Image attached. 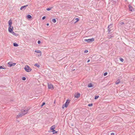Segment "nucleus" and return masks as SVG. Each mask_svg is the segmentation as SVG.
I'll list each match as a JSON object with an SVG mask.
<instances>
[{
	"instance_id": "f257e3e1",
	"label": "nucleus",
	"mask_w": 135,
	"mask_h": 135,
	"mask_svg": "<svg viewBox=\"0 0 135 135\" xmlns=\"http://www.w3.org/2000/svg\"><path fill=\"white\" fill-rule=\"evenodd\" d=\"M70 102V100L69 99H68L66 100L65 103L63 104L62 106V108L64 109V107L67 108Z\"/></svg>"
},
{
	"instance_id": "f03ea898",
	"label": "nucleus",
	"mask_w": 135,
	"mask_h": 135,
	"mask_svg": "<svg viewBox=\"0 0 135 135\" xmlns=\"http://www.w3.org/2000/svg\"><path fill=\"white\" fill-rule=\"evenodd\" d=\"M24 69L26 71L28 72H30L32 70V69L30 68V66L28 65H26L24 68Z\"/></svg>"
},
{
	"instance_id": "7ed1b4c3",
	"label": "nucleus",
	"mask_w": 135,
	"mask_h": 135,
	"mask_svg": "<svg viewBox=\"0 0 135 135\" xmlns=\"http://www.w3.org/2000/svg\"><path fill=\"white\" fill-rule=\"evenodd\" d=\"M84 40L85 42H86L88 43H90L94 41V38H92L88 39H85Z\"/></svg>"
},
{
	"instance_id": "20e7f679",
	"label": "nucleus",
	"mask_w": 135,
	"mask_h": 135,
	"mask_svg": "<svg viewBox=\"0 0 135 135\" xmlns=\"http://www.w3.org/2000/svg\"><path fill=\"white\" fill-rule=\"evenodd\" d=\"M9 65V66L10 67L12 66H14L16 65V63H13L12 62H9L8 63Z\"/></svg>"
},
{
	"instance_id": "39448f33",
	"label": "nucleus",
	"mask_w": 135,
	"mask_h": 135,
	"mask_svg": "<svg viewBox=\"0 0 135 135\" xmlns=\"http://www.w3.org/2000/svg\"><path fill=\"white\" fill-rule=\"evenodd\" d=\"M13 27L12 26L9 27L8 28V30L10 33H12L13 32Z\"/></svg>"
},
{
	"instance_id": "423d86ee",
	"label": "nucleus",
	"mask_w": 135,
	"mask_h": 135,
	"mask_svg": "<svg viewBox=\"0 0 135 135\" xmlns=\"http://www.w3.org/2000/svg\"><path fill=\"white\" fill-rule=\"evenodd\" d=\"M29 110V109H22L21 110V112L25 115L28 112Z\"/></svg>"
},
{
	"instance_id": "0eeeda50",
	"label": "nucleus",
	"mask_w": 135,
	"mask_h": 135,
	"mask_svg": "<svg viewBox=\"0 0 135 135\" xmlns=\"http://www.w3.org/2000/svg\"><path fill=\"white\" fill-rule=\"evenodd\" d=\"M80 93H76L74 95V97L75 98H78L80 97Z\"/></svg>"
},
{
	"instance_id": "6e6552de",
	"label": "nucleus",
	"mask_w": 135,
	"mask_h": 135,
	"mask_svg": "<svg viewBox=\"0 0 135 135\" xmlns=\"http://www.w3.org/2000/svg\"><path fill=\"white\" fill-rule=\"evenodd\" d=\"M24 115H25L22 112V113H19L17 115L16 117V118H18L19 117H22Z\"/></svg>"
},
{
	"instance_id": "1a4fd4ad",
	"label": "nucleus",
	"mask_w": 135,
	"mask_h": 135,
	"mask_svg": "<svg viewBox=\"0 0 135 135\" xmlns=\"http://www.w3.org/2000/svg\"><path fill=\"white\" fill-rule=\"evenodd\" d=\"M128 8L129 10L130 11L132 12L134 11V9L133 8L132 6H131L130 5H128Z\"/></svg>"
},
{
	"instance_id": "9d476101",
	"label": "nucleus",
	"mask_w": 135,
	"mask_h": 135,
	"mask_svg": "<svg viewBox=\"0 0 135 135\" xmlns=\"http://www.w3.org/2000/svg\"><path fill=\"white\" fill-rule=\"evenodd\" d=\"M48 87L49 89H53L54 87L53 86V85L51 84H48Z\"/></svg>"
},
{
	"instance_id": "9b49d317",
	"label": "nucleus",
	"mask_w": 135,
	"mask_h": 135,
	"mask_svg": "<svg viewBox=\"0 0 135 135\" xmlns=\"http://www.w3.org/2000/svg\"><path fill=\"white\" fill-rule=\"evenodd\" d=\"M28 6V5L22 6L20 8L21 10H23L25 9Z\"/></svg>"
},
{
	"instance_id": "f8f14e48",
	"label": "nucleus",
	"mask_w": 135,
	"mask_h": 135,
	"mask_svg": "<svg viewBox=\"0 0 135 135\" xmlns=\"http://www.w3.org/2000/svg\"><path fill=\"white\" fill-rule=\"evenodd\" d=\"M8 24L9 26H12V22L11 19L8 22Z\"/></svg>"
},
{
	"instance_id": "ddd939ff",
	"label": "nucleus",
	"mask_w": 135,
	"mask_h": 135,
	"mask_svg": "<svg viewBox=\"0 0 135 135\" xmlns=\"http://www.w3.org/2000/svg\"><path fill=\"white\" fill-rule=\"evenodd\" d=\"M94 85L91 83H90L88 84V88H91L93 87Z\"/></svg>"
},
{
	"instance_id": "4468645a",
	"label": "nucleus",
	"mask_w": 135,
	"mask_h": 135,
	"mask_svg": "<svg viewBox=\"0 0 135 135\" xmlns=\"http://www.w3.org/2000/svg\"><path fill=\"white\" fill-rule=\"evenodd\" d=\"M35 52L37 53H40V56H41V51L39 50H36L35 51Z\"/></svg>"
},
{
	"instance_id": "2eb2a0df",
	"label": "nucleus",
	"mask_w": 135,
	"mask_h": 135,
	"mask_svg": "<svg viewBox=\"0 0 135 135\" xmlns=\"http://www.w3.org/2000/svg\"><path fill=\"white\" fill-rule=\"evenodd\" d=\"M111 25H108V33H110L111 31V30L110 29V26H111Z\"/></svg>"
},
{
	"instance_id": "dca6fc26",
	"label": "nucleus",
	"mask_w": 135,
	"mask_h": 135,
	"mask_svg": "<svg viewBox=\"0 0 135 135\" xmlns=\"http://www.w3.org/2000/svg\"><path fill=\"white\" fill-rule=\"evenodd\" d=\"M55 128V125H54L52 126L50 128V129L52 131L54 130Z\"/></svg>"
},
{
	"instance_id": "f3484780",
	"label": "nucleus",
	"mask_w": 135,
	"mask_h": 135,
	"mask_svg": "<svg viewBox=\"0 0 135 135\" xmlns=\"http://www.w3.org/2000/svg\"><path fill=\"white\" fill-rule=\"evenodd\" d=\"M28 19H30L32 18V17L30 15H28L27 16Z\"/></svg>"
},
{
	"instance_id": "a211bd4d",
	"label": "nucleus",
	"mask_w": 135,
	"mask_h": 135,
	"mask_svg": "<svg viewBox=\"0 0 135 135\" xmlns=\"http://www.w3.org/2000/svg\"><path fill=\"white\" fill-rule=\"evenodd\" d=\"M12 33L13 35L15 36H17L19 35L18 34L16 33H15L14 32H13Z\"/></svg>"
},
{
	"instance_id": "6ab92c4d",
	"label": "nucleus",
	"mask_w": 135,
	"mask_h": 135,
	"mask_svg": "<svg viewBox=\"0 0 135 135\" xmlns=\"http://www.w3.org/2000/svg\"><path fill=\"white\" fill-rule=\"evenodd\" d=\"M13 45L15 47H17L18 46V45L16 43H13Z\"/></svg>"
},
{
	"instance_id": "aec40b11",
	"label": "nucleus",
	"mask_w": 135,
	"mask_h": 135,
	"mask_svg": "<svg viewBox=\"0 0 135 135\" xmlns=\"http://www.w3.org/2000/svg\"><path fill=\"white\" fill-rule=\"evenodd\" d=\"M120 82V80H118L115 82V84H118Z\"/></svg>"
},
{
	"instance_id": "412c9836",
	"label": "nucleus",
	"mask_w": 135,
	"mask_h": 135,
	"mask_svg": "<svg viewBox=\"0 0 135 135\" xmlns=\"http://www.w3.org/2000/svg\"><path fill=\"white\" fill-rule=\"evenodd\" d=\"M52 21L54 23H55L56 22V20L55 19H53L52 20Z\"/></svg>"
},
{
	"instance_id": "4be33fe9",
	"label": "nucleus",
	"mask_w": 135,
	"mask_h": 135,
	"mask_svg": "<svg viewBox=\"0 0 135 135\" xmlns=\"http://www.w3.org/2000/svg\"><path fill=\"white\" fill-rule=\"evenodd\" d=\"M34 66H37L38 68H39L40 67V65L37 63H36L34 65Z\"/></svg>"
},
{
	"instance_id": "5701e85b",
	"label": "nucleus",
	"mask_w": 135,
	"mask_h": 135,
	"mask_svg": "<svg viewBox=\"0 0 135 135\" xmlns=\"http://www.w3.org/2000/svg\"><path fill=\"white\" fill-rule=\"evenodd\" d=\"M52 132H53V134H54V133H57V131H56L54 129V130H52Z\"/></svg>"
},
{
	"instance_id": "b1692460",
	"label": "nucleus",
	"mask_w": 135,
	"mask_h": 135,
	"mask_svg": "<svg viewBox=\"0 0 135 135\" xmlns=\"http://www.w3.org/2000/svg\"><path fill=\"white\" fill-rule=\"evenodd\" d=\"M52 7H51V8H47L46 9V10H47V11H49L50 10H51V9L52 8Z\"/></svg>"
},
{
	"instance_id": "393cba45",
	"label": "nucleus",
	"mask_w": 135,
	"mask_h": 135,
	"mask_svg": "<svg viewBox=\"0 0 135 135\" xmlns=\"http://www.w3.org/2000/svg\"><path fill=\"white\" fill-rule=\"evenodd\" d=\"M99 97V96L98 95L95 96L94 98V99H97Z\"/></svg>"
},
{
	"instance_id": "a878e982",
	"label": "nucleus",
	"mask_w": 135,
	"mask_h": 135,
	"mask_svg": "<svg viewBox=\"0 0 135 135\" xmlns=\"http://www.w3.org/2000/svg\"><path fill=\"white\" fill-rule=\"evenodd\" d=\"M114 37V36H113L112 35H110V36H108V37L109 38H110L112 37Z\"/></svg>"
},
{
	"instance_id": "bb28decb",
	"label": "nucleus",
	"mask_w": 135,
	"mask_h": 135,
	"mask_svg": "<svg viewBox=\"0 0 135 135\" xmlns=\"http://www.w3.org/2000/svg\"><path fill=\"white\" fill-rule=\"evenodd\" d=\"M75 20H76V21L75 22V23H76L77 22H78L79 20V18H76L75 19Z\"/></svg>"
},
{
	"instance_id": "cd10ccee",
	"label": "nucleus",
	"mask_w": 135,
	"mask_h": 135,
	"mask_svg": "<svg viewBox=\"0 0 135 135\" xmlns=\"http://www.w3.org/2000/svg\"><path fill=\"white\" fill-rule=\"evenodd\" d=\"M120 60L122 62H123L124 61V59L120 57L119 58Z\"/></svg>"
},
{
	"instance_id": "c85d7f7f",
	"label": "nucleus",
	"mask_w": 135,
	"mask_h": 135,
	"mask_svg": "<svg viewBox=\"0 0 135 135\" xmlns=\"http://www.w3.org/2000/svg\"><path fill=\"white\" fill-rule=\"evenodd\" d=\"M3 67L2 66H0V69H5L6 68L5 67H4V66H3Z\"/></svg>"
},
{
	"instance_id": "c756f323",
	"label": "nucleus",
	"mask_w": 135,
	"mask_h": 135,
	"mask_svg": "<svg viewBox=\"0 0 135 135\" xmlns=\"http://www.w3.org/2000/svg\"><path fill=\"white\" fill-rule=\"evenodd\" d=\"M119 24L120 25H123L124 24V22H119Z\"/></svg>"
},
{
	"instance_id": "7c9ffc66",
	"label": "nucleus",
	"mask_w": 135,
	"mask_h": 135,
	"mask_svg": "<svg viewBox=\"0 0 135 135\" xmlns=\"http://www.w3.org/2000/svg\"><path fill=\"white\" fill-rule=\"evenodd\" d=\"M93 104L92 103L90 104H88V106L89 107H91L93 106Z\"/></svg>"
},
{
	"instance_id": "2f4dec72",
	"label": "nucleus",
	"mask_w": 135,
	"mask_h": 135,
	"mask_svg": "<svg viewBox=\"0 0 135 135\" xmlns=\"http://www.w3.org/2000/svg\"><path fill=\"white\" fill-rule=\"evenodd\" d=\"M26 79V78L25 77H23L22 78V79L23 80H25Z\"/></svg>"
},
{
	"instance_id": "473e14b6",
	"label": "nucleus",
	"mask_w": 135,
	"mask_h": 135,
	"mask_svg": "<svg viewBox=\"0 0 135 135\" xmlns=\"http://www.w3.org/2000/svg\"><path fill=\"white\" fill-rule=\"evenodd\" d=\"M107 74H108V73L107 72H106L104 74H103L104 76H105Z\"/></svg>"
},
{
	"instance_id": "72a5a7b5",
	"label": "nucleus",
	"mask_w": 135,
	"mask_h": 135,
	"mask_svg": "<svg viewBox=\"0 0 135 135\" xmlns=\"http://www.w3.org/2000/svg\"><path fill=\"white\" fill-rule=\"evenodd\" d=\"M45 102H43L41 105V107H42L45 104Z\"/></svg>"
},
{
	"instance_id": "f704fd0d",
	"label": "nucleus",
	"mask_w": 135,
	"mask_h": 135,
	"mask_svg": "<svg viewBox=\"0 0 135 135\" xmlns=\"http://www.w3.org/2000/svg\"><path fill=\"white\" fill-rule=\"evenodd\" d=\"M88 52V51L87 50H85L84 51V53H86Z\"/></svg>"
},
{
	"instance_id": "c9c22d12",
	"label": "nucleus",
	"mask_w": 135,
	"mask_h": 135,
	"mask_svg": "<svg viewBox=\"0 0 135 135\" xmlns=\"http://www.w3.org/2000/svg\"><path fill=\"white\" fill-rule=\"evenodd\" d=\"M46 18V16H44V17H43L42 18V20H44L45 18Z\"/></svg>"
},
{
	"instance_id": "e433bc0d",
	"label": "nucleus",
	"mask_w": 135,
	"mask_h": 135,
	"mask_svg": "<svg viewBox=\"0 0 135 135\" xmlns=\"http://www.w3.org/2000/svg\"><path fill=\"white\" fill-rule=\"evenodd\" d=\"M41 42L40 40H38L37 41V43L38 44H40Z\"/></svg>"
},
{
	"instance_id": "4c0bfd02",
	"label": "nucleus",
	"mask_w": 135,
	"mask_h": 135,
	"mask_svg": "<svg viewBox=\"0 0 135 135\" xmlns=\"http://www.w3.org/2000/svg\"><path fill=\"white\" fill-rule=\"evenodd\" d=\"M111 25V26H110V28H112V27L113 24H110V25Z\"/></svg>"
},
{
	"instance_id": "58836bf2",
	"label": "nucleus",
	"mask_w": 135,
	"mask_h": 135,
	"mask_svg": "<svg viewBox=\"0 0 135 135\" xmlns=\"http://www.w3.org/2000/svg\"><path fill=\"white\" fill-rule=\"evenodd\" d=\"M114 133H111V135H114Z\"/></svg>"
},
{
	"instance_id": "ea45409f",
	"label": "nucleus",
	"mask_w": 135,
	"mask_h": 135,
	"mask_svg": "<svg viewBox=\"0 0 135 135\" xmlns=\"http://www.w3.org/2000/svg\"><path fill=\"white\" fill-rule=\"evenodd\" d=\"M90 60H89V59H88V60L87 61V63H88V62H90Z\"/></svg>"
},
{
	"instance_id": "a19ab883",
	"label": "nucleus",
	"mask_w": 135,
	"mask_h": 135,
	"mask_svg": "<svg viewBox=\"0 0 135 135\" xmlns=\"http://www.w3.org/2000/svg\"><path fill=\"white\" fill-rule=\"evenodd\" d=\"M49 23H47L46 25L47 26H49Z\"/></svg>"
},
{
	"instance_id": "79ce46f5",
	"label": "nucleus",
	"mask_w": 135,
	"mask_h": 135,
	"mask_svg": "<svg viewBox=\"0 0 135 135\" xmlns=\"http://www.w3.org/2000/svg\"><path fill=\"white\" fill-rule=\"evenodd\" d=\"M75 70V69H73V71H74Z\"/></svg>"
}]
</instances>
